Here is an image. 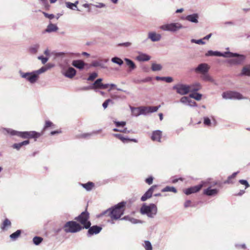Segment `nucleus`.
<instances>
[{"label":"nucleus","mask_w":250,"mask_h":250,"mask_svg":"<svg viewBox=\"0 0 250 250\" xmlns=\"http://www.w3.org/2000/svg\"><path fill=\"white\" fill-rule=\"evenodd\" d=\"M125 204L126 203L125 202H121L114 207L103 211L98 215V217L107 214L112 220H118L124 213V208Z\"/></svg>","instance_id":"nucleus-1"},{"label":"nucleus","mask_w":250,"mask_h":250,"mask_svg":"<svg viewBox=\"0 0 250 250\" xmlns=\"http://www.w3.org/2000/svg\"><path fill=\"white\" fill-rule=\"evenodd\" d=\"M3 130L12 136H17L23 139H34L36 141L42 134L35 131H18L10 128H3Z\"/></svg>","instance_id":"nucleus-2"},{"label":"nucleus","mask_w":250,"mask_h":250,"mask_svg":"<svg viewBox=\"0 0 250 250\" xmlns=\"http://www.w3.org/2000/svg\"><path fill=\"white\" fill-rule=\"evenodd\" d=\"M200 87V84L196 83L194 85H187L182 83H178L173 86V89L176 90V92L181 95H185L189 92L198 91Z\"/></svg>","instance_id":"nucleus-3"},{"label":"nucleus","mask_w":250,"mask_h":250,"mask_svg":"<svg viewBox=\"0 0 250 250\" xmlns=\"http://www.w3.org/2000/svg\"><path fill=\"white\" fill-rule=\"evenodd\" d=\"M142 214H146L149 218H153L157 213V207L153 203L146 205L144 204L140 208Z\"/></svg>","instance_id":"nucleus-4"},{"label":"nucleus","mask_w":250,"mask_h":250,"mask_svg":"<svg viewBox=\"0 0 250 250\" xmlns=\"http://www.w3.org/2000/svg\"><path fill=\"white\" fill-rule=\"evenodd\" d=\"M82 229L83 227L74 221H68L63 226V229L66 233H76Z\"/></svg>","instance_id":"nucleus-5"},{"label":"nucleus","mask_w":250,"mask_h":250,"mask_svg":"<svg viewBox=\"0 0 250 250\" xmlns=\"http://www.w3.org/2000/svg\"><path fill=\"white\" fill-rule=\"evenodd\" d=\"M235 58L229 60V62L232 65H238L241 64L246 59V56L244 55L239 54L236 53H232L229 51L227 52L226 58Z\"/></svg>","instance_id":"nucleus-6"},{"label":"nucleus","mask_w":250,"mask_h":250,"mask_svg":"<svg viewBox=\"0 0 250 250\" xmlns=\"http://www.w3.org/2000/svg\"><path fill=\"white\" fill-rule=\"evenodd\" d=\"M89 213L86 211L82 212L79 216L75 218V220L83 225V229H87L91 226V222L88 221Z\"/></svg>","instance_id":"nucleus-7"},{"label":"nucleus","mask_w":250,"mask_h":250,"mask_svg":"<svg viewBox=\"0 0 250 250\" xmlns=\"http://www.w3.org/2000/svg\"><path fill=\"white\" fill-rule=\"evenodd\" d=\"M183 28H184V27L179 22L167 23L164 24L160 27V28L164 31L171 32H176Z\"/></svg>","instance_id":"nucleus-8"},{"label":"nucleus","mask_w":250,"mask_h":250,"mask_svg":"<svg viewBox=\"0 0 250 250\" xmlns=\"http://www.w3.org/2000/svg\"><path fill=\"white\" fill-rule=\"evenodd\" d=\"M222 97L225 99L243 100L247 98L243 96L240 93L237 91H229L222 93Z\"/></svg>","instance_id":"nucleus-9"},{"label":"nucleus","mask_w":250,"mask_h":250,"mask_svg":"<svg viewBox=\"0 0 250 250\" xmlns=\"http://www.w3.org/2000/svg\"><path fill=\"white\" fill-rule=\"evenodd\" d=\"M20 76L29 81L31 83H34L37 81L36 75L34 72H23L21 70L19 71Z\"/></svg>","instance_id":"nucleus-10"},{"label":"nucleus","mask_w":250,"mask_h":250,"mask_svg":"<svg viewBox=\"0 0 250 250\" xmlns=\"http://www.w3.org/2000/svg\"><path fill=\"white\" fill-rule=\"evenodd\" d=\"M209 69V65L206 63L199 64L195 69L194 71L196 73H200L202 74L207 73Z\"/></svg>","instance_id":"nucleus-11"},{"label":"nucleus","mask_w":250,"mask_h":250,"mask_svg":"<svg viewBox=\"0 0 250 250\" xmlns=\"http://www.w3.org/2000/svg\"><path fill=\"white\" fill-rule=\"evenodd\" d=\"M88 229L87 235L88 237H90L94 234H97L101 232L102 229V228L97 225H94L92 227H89Z\"/></svg>","instance_id":"nucleus-12"},{"label":"nucleus","mask_w":250,"mask_h":250,"mask_svg":"<svg viewBox=\"0 0 250 250\" xmlns=\"http://www.w3.org/2000/svg\"><path fill=\"white\" fill-rule=\"evenodd\" d=\"M157 188L156 185H153L151 186L146 192L142 196L141 198V200L142 201H146L148 199H149L151 197L153 192L154 191V189Z\"/></svg>","instance_id":"nucleus-13"},{"label":"nucleus","mask_w":250,"mask_h":250,"mask_svg":"<svg viewBox=\"0 0 250 250\" xmlns=\"http://www.w3.org/2000/svg\"><path fill=\"white\" fill-rule=\"evenodd\" d=\"M62 74L65 77L71 79L76 75V71L74 68L69 67L66 70L63 69L62 71Z\"/></svg>","instance_id":"nucleus-14"},{"label":"nucleus","mask_w":250,"mask_h":250,"mask_svg":"<svg viewBox=\"0 0 250 250\" xmlns=\"http://www.w3.org/2000/svg\"><path fill=\"white\" fill-rule=\"evenodd\" d=\"M203 184H199L193 187H191L185 190L184 192L186 195H189L192 193H196L199 191L203 187Z\"/></svg>","instance_id":"nucleus-15"},{"label":"nucleus","mask_w":250,"mask_h":250,"mask_svg":"<svg viewBox=\"0 0 250 250\" xmlns=\"http://www.w3.org/2000/svg\"><path fill=\"white\" fill-rule=\"evenodd\" d=\"M206 56H219V57H223L225 58L227 57V52H225L224 53L220 52L218 51H212L209 50L206 54Z\"/></svg>","instance_id":"nucleus-16"},{"label":"nucleus","mask_w":250,"mask_h":250,"mask_svg":"<svg viewBox=\"0 0 250 250\" xmlns=\"http://www.w3.org/2000/svg\"><path fill=\"white\" fill-rule=\"evenodd\" d=\"M185 19L192 23H197L198 22L199 15L197 13L189 15L186 17Z\"/></svg>","instance_id":"nucleus-17"},{"label":"nucleus","mask_w":250,"mask_h":250,"mask_svg":"<svg viewBox=\"0 0 250 250\" xmlns=\"http://www.w3.org/2000/svg\"><path fill=\"white\" fill-rule=\"evenodd\" d=\"M219 190L217 188H211L210 187H208V188L204 190V194L209 196H215L218 193Z\"/></svg>","instance_id":"nucleus-18"},{"label":"nucleus","mask_w":250,"mask_h":250,"mask_svg":"<svg viewBox=\"0 0 250 250\" xmlns=\"http://www.w3.org/2000/svg\"><path fill=\"white\" fill-rule=\"evenodd\" d=\"M148 38L152 42H158L161 39V35L154 32H149Z\"/></svg>","instance_id":"nucleus-19"},{"label":"nucleus","mask_w":250,"mask_h":250,"mask_svg":"<svg viewBox=\"0 0 250 250\" xmlns=\"http://www.w3.org/2000/svg\"><path fill=\"white\" fill-rule=\"evenodd\" d=\"M161 137H162V131H161L159 130H157L154 131L152 132L151 138L153 141H157V142H160Z\"/></svg>","instance_id":"nucleus-20"},{"label":"nucleus","mask_w":250,"mask_h":250,"mask_svg":"<svg viewBox=\"0 0 250 250\" xmlns=\"http://www.w3.org/2000/svg\"><path fill=\"white\" fill-rule=\"evenodd\" d=\"M72 65L78 69H83L85 65V63L82 60H77L72 61Z\"/></svg>","instance_id":"nucleus-21"},{"label":"nucleus","mask_w":250,"mask_h":250,"mask_svg":"<svg viewBox=\"0 0 250 250\" xmlns=\"http://www.w3.org/2000/svg\"><path fill=\"white\" fill-rule=\"evenodd\" d=\"M150 57L145 53H140L136 57V60L139 62H145L149 61Z\"/></svg>","instance_id":"nucleus-22"},{"label":"nucleus","mask_w":250,"mask_h":250,"mask_svg":"<svg viewBox=\"0 0 250 250\" xmlns=\"http://www.w3.org/2000/svg\"><path fill=\"white\" fill-rule=\"evenodd\" d=\"M58 30V27L56 24L50 23L47 26V28L45 29V32L48 33H51L57 31Z\"/></svg>","instance_id":"nucleus-23"},{"label":"nucleus","mask_w":250,"mask_h":250,"mask_svg":"<svg viewBox=\"0 0 250 250\" xmlns=\"http://www.w3.org/2000/svg\"><path fill=\"white\" fill-rule=\"evenodd\" d=\"M29 144V141L28 140H25L22 142L19 143H15L13 144L12 147L19 150L23 146L27 145Z\"/></svg>","instance_id":"nucleus-24"},{"label":"nucleus","mask_w":250,"mask_h":250,"mask_svg":"<svg viewBox=\"0 0 250 250\" xmlns=\"http://www.w3.org/2000/svg\"><path fill=\"white\" fill-rule=\"evenodd\" d=\"M240 75L241 76H250V65L244 67Z\"/></svg>","instance_id":"nucleus-25"},{"label":"nucleus","mask_w":250,"mask_h":250,"mask_svg":"<svg viewBox=\"0 0 250 250\" xmlns=\"http://www.w3.org/2000/svg\"><path fill=\"white\" fill-rule=\"evenodd\" d=\"M125 61L126 64L129 67L130 70H132L136 68V65L132 60L128 58H125Z\"/></svg>","instance_id":"nucleus-26"},{"label":"nucleus","mask_w":250,"mask_h":250,"mask_svg":"<svg viewBox=\"0 0 250 250\" xmlns=\"http://www.w3.org/2000/svg\"><path fill=\"white\" fill-rule=\"evenodd\" d=\"M102 81L103 79L102 78H99L97 79L92 85V86H93V89H95L96 88H100L101 86V85L102 84Z\"/></svg>","instance_id":"nucleus-27"},{"label":"nucleus","mask_w":250,"mask_h":250,"mask_svg":"<svg viewBox=\"0 0 250 250\" xmlns=\"http://www.w3.org/2000/svg\"><path fill=\"white\" fill-rule=\"evenodd\" d=\"M49 69V67H46V66H42L39 69L34 71L35 74L37 76V79L38 80L39 78V75L46 71H47Z\"/></svg>","instance_id":"nucleus-28"},{"label":"nucleus","mask_w":250,"mask_h":250,"mask_svg":"<svg viewBox=\"0 0 250 250\" xmlns=\"http://www.w3.org/2000/svg\"><path fill=\"white\" fill-rule=\"evenodd\" d=\"M132 115L134 116H138L141 115L140 107H131Z\"/></svg>","instance_id":"nucleus-29"},{"label":"nucleus","mask_w":250,"mask_h":250,"mask_svg":"<svg viewBox=\"0 0 250 250\" xmlns=\"http://www.w3.org/2000/svg\"><path fill=\"white\" fill-rule=\"evenodd\" d=\"M180 102L185 104H188V105L189 106H194V104H190L191 100L188 97L184 96L182 97L180 99Z\"/></svg>","instance_id":"nucleus-30"},{"label":"nucleus","mask_w":250,"mask_h":250,"mask_svg":"<svg viewBox=\"0 0 250 250\" xmlns=\"http://www.w3.org/2000/svg\"><path fill=\"white\" fill-rule=\"evenodd\" d=\"M21 230L20 229H18L17 231H16L15 232L12 233L10 235V238L12 240H16L21 234Z\"/></svg>","instance_id":"nucleus-31"},{"label":"nucleus","mask_w":250,"mask_h":250,"mask_svg":"<svg viewBox=\"0 0 250 250\" xmlns=\"http://www.w3.org/2000/svg\"><path fill=\"white\" fill-rule=\"evenodd\" d=\"M91 66L93 67L100 66L102 68H105L103 60L93 61L91 63Z\"/></svg>","instance_id":"nucleus-32"},{"label":"nucleus","mask_w":250,"mask_h":250,"mask_svg":"<svg viewBox=\"0 0 250 250\" xmlns=\"http://www.w3.org/2000/svg\"><path fill=\"white\" fill-rule=\"evenodd\" d=\"M82 186L83 188H84L86 190L90 191L92 189V188L94 187V183L91 182H88L86 184H82Z\"/></svg>","instance_id":"nucleus-33"},{"label":"nucleus","mask_w":250,"mask_h":250,"mask_svg":"<svg viewBox=\"0 0 250 250\" xmlns=\"http://www.w3.org/2000/svg\"><path fill=\"white\" fill-rule=\"evenodd\" d=\"M151 69L153 71H160L162 69V66L160 64L153 63L151 65Z\"/></svg>","instance_id":"nucleus-34"},{"label":"nucleus","mask_w":250,"mask_h":250,"mask_svg":"<svg viewBox=\"0 0 250 250\" xmlns=\"http://www.w3.org/2000/svg\"><path fill=\"white\" fill-rule=\"evenodd\" d=\"M162 192H173L174 193L177 192V189L173 187L167 186L162 189Z\"/></svg>","instance_id":"nucleus-35"},{"label":"nucleus","mask_w":250,"mask_h":250,"mask_svg":"<svg viewBox=\"0 0 250 250\" xmlns=\"http://www.w3.org/2000/svg\"><path fill=\"white\" fill-rule=\"evenodd\" d=\"M11 225L10 221L8 219H5L1 227V229L2 230H4L6 228V227H10Z\"/></svg>","instance_id":"nucleus-36"},{"label":"nucleus","mask_w":250,"mask_h":250,"mask_svg":"<svg viewBox=\"0 0 250 250\" xmlns=\"http://www.w3.org/2000/svg\"><path fill=\"white\" fill-rule=\"evenodd\" d=\"M111 61L119 65H122L124 63L123 61L117 57L112 58L111 59Z\"/></svg>","instance_id":"nucleus-37"},{"label":"nucleus","mask_w":250,"mask_h":250,"mask_svg":"<svg viewBox=\"0 0 250 250\" xmlns=\"http://www.w3.org/2000/svg\"><path fill=\"white\" fill-rule=\"evenodd\" d=\"M101 131V130L100 129V130H99L96 131H93L91 133H83L81 135V137L84 138H89L94 134H96L99 133Z\"/></svg>","instance_id":"nucleus-38"},{"label":"nucleus","mask_w":250,"mask_h":250,"mask_svg":"<svg viewBox=\"0 0 250 250\" xmlns=\"http://www.w3.org/2000/svg\"><path fill=\"white\" fill-rule=\"evenodd\" d=\"M202 94L199 93H191L189 95V97L193 98L196 100L199 101L202 98Z\"/></svg>","instance_id":"nucleus-39"},{"label":"nucleus","mask_w":250,"mask_h":250,"mask_svg":"<svg viewBox=\"0 0 250 250\" xmlns=\"http://www.w3.org/2000/svg\"><path fill=\"white\" fill-rule=\"evenodd\" d=\"M143 246L146 250H152V245L149 241H145Z\"/></svg>","instance_id":"nucleus-40"},{"label":"nucleus","mask_w":250,"mask_h":250,"mask_svg":"<svg viewBox=\"0 0 250 250\" xmlns=\"http://www.w3.org/2000/svg\"><path fill=\"white\" fill-rule=\"evenodd\" d=\"M202 79L204 81H209L210 82H213L214 80L207 73L202 74Z\"/></svg>","instance_id":"nucleus-41"},{"label":"nucleus","mask_w":250,"mask_h":250,"mask_svg":"<svg viewBox=\"0 0 250 250\" xmlns=\"http://www.w3.org/2000/svg\"><path fill=\"white\" fill-rule=\"evenodd\" d=\"M66 6L72 10H79L78 9L77 6H76L73 3H71L70 2H65Z\"/></svg>","instance_id":"nucleus-42"},{"label":"nucleus","mask_w":250,"mask_h":250,"mask_svg":"<svg viewBox=\"0 0 250 250\" xmlns=\"http://www.w3.org/2000/svg\"><path fill=\"white\" fill-rule=\"evenodd\" d=\"M43 240V239L39 236H35L33 239V242L36 245H39Z\"/></svg>","instance_id":"nucleus-43"},{"label":"nucleus","mask_w":250,"mask_h":250,"mask_svg":"<svg viewBox=\"0 0 250 250\" xmlns=\"http://www.w3.org/2000/svg\"><path fill=\"white\" fill-rule=\"evenodd\" d=\"M113 136L119 139L123 143H125L127 142V140H129V138H125L122 134H113Z\"/></svg>","instance_id":"nucleus-44"},{"label":"nucleus","mask_w":250,"mask_h":250,"mask_svg":"<svg viewBox=\"0 0 250 250\" xmlns=\"http://www.w3.org/2000/svg\"><path fill=\"white\" fill-rule=\"evenodd\" d=\"M140 109L141 115H146L148 113H150L148 107L141 106Z\"/></svg>","instance_id":"nucleus-45"},{"label":"nucleus","mask_w":250,"mask_h":250,"mask_svg":"<svg viewBox=\"0 0 250 250\" xmlns=\"http://www.w3.org/2000/svg\"><path fill=\"white\" fill-rule=\"evenodd\" d=\"M39 48V45L37 44H35L33 46H31L29 50H30V51L31 53L35 54L37 52Z\"/></svg>","instance_id":"nucleus-46"},{"label":"nucleus","mask_w":250,"mask_h":250,"mask_svg":"<svg viewBox=\"0 0 250 250\" xmlns=\"http://www.w3.org/2000/svg\"><path fill=\"white\" fill-rule=\"evenodd\" d=\"M53 126H54V125H53V124L51 121H46L45 122V125H44V126L43 127V130H45L48 127Z\"/></svg>","instance_id":"nucleus-47"},{"label":"nucleus","mask_w":250,"mask_h":250,"mask_svg":"<svg viewBox=\"0 0 250 250\" xmlns=\"http://www.w3.org/2000/svg\"><path fill=\"white\" fill-rule=\"evenodd\" d=\"M191 42L192 43H195L198 44H205V42L203 41V39L199 40H195V39H191Z\"/></svg>","instance_id":"nucleus-48"},{"label":"nucleus","mask_w":250,"mask_h":250,"mask_svg":"<svg viewBox=\"0 0 250 250\" xmlns=\"http://www.w3.org/2000/svg\"><path fill=\"white\" fill-rule=\"evenodd\" d=\"M149 109V113H153L156 112L159 107H160V105L159 106H148Z\"/></svg>","instance_id":"nucleus-49"},{"label":"nucleus","mask_w":250,"mask_h":250,"mask_svg":"<svg viewBox=\"0 0 250 250\" xmlns=\"http://www.w3.org/2000/svg\"><path fill=\"white\" fill-rule=\"evenodd\" d=\"M114 123H115L116 127H123L126 125L125 122H117V121H114Z\"/></svg>","instance_id":"nucleus-50"},{"label":"nucleus","mask_w":250,"mask_h":250,"mask_svg":"<svg viewBox=\"0 0 250 250\" xmlns=\"http://www.w3.org/2000/svg\"><path fill=\"white\" fill-rule=\"evenodd\" d=\"M98 74L96 72L91 73L87 78L88 81H93L97 77Z\"/></svg>","instance_id":"nucleus-51"},{"label":"nucleus","mask_w":250,"mask_h":250,"mask_svg":"<svg viewBox=\"0 0 250 250\" xmlns=\"http://www.w3.org/2000/svg\"><path fill=\"white\" fill-rule=\"evenodd\" d=\"M38 59L41 60L42 64H45L48 60V58L44 57L43 56H40L38 57Z\"/></svg>","instance_id":"nucleus-52"},{"label":"nucleus","mask_w":250,"mask_h":250,"mask_svg":"<svg viewBox=\"0 0 250 250\" xmlns=\"http://www.w3.org/2000/svg\"><path fill=\"white\" fill-rule=\"evenodd\" d=\"M112 101L111 99H107L106 100L103 104V107H104V109H105L107 108V107L108 106V104L110 103H112Z\"/></svg>","instance_id":"nucleus-53"},{"label":"nucleus","mask_w":250,"mask_h":250,"mask_svg":"<svg viewBox=\"0 0 250 250\" xmlns=\"http://www.w3.org/2000/svg\"><path fill=\"white\" fill-rule=\"evenodd\" d=\"M239 182L241 184L245 186V188H248V187H250V185H249V183L248 182V181L247 180H240L239 181Z\"/></svg>","instance_id":"nucleus-54"},{"label":"nucleus","mask_w":250,"mask_h":250,"mask_svg":"<svg viewBox=\"0 0 250 250\" xmlns=\"http://www.w3.org/2000/svg\"><path fill=\"white\" fill-rule=\"evenodd\" d=\"M204 124L208 126H209L211 124V121L209 118L205 117L204 118Z\"/></svg>","instance_id":"nucleus-55"},{"label":"nucleus","mask_w":250,"mask_h":250,"mask_svg":"<svg viewBox=\"0 0 250 250\" xmlns=\"http://www.w3.org/2000/svg\"><path fill=\"white\" fill-rule=\"evenodd\" d=\"M129 221L131 223L134 224L139 223L141 222V221L140 220H137V219H136L135 218H132V217H130V218L129 219Z\"/></svg>","instance_id":"nucleus-56"},{"label":"nucleus","mask_w":250,"mask_h":250,"mask_svg":"<svg viewBox=\"0 0 250 250\" xmlns=\"http://www.w3.org/2000/svg\"><path fill=\"white\" fill-rule=\"evenodd\" d=\"M42 13L46 18H48L50 20L53 19L55 17L53 14H49L44 12H43Z\"/></svg>","instance_id":"nucleus-57"},{"label":"nucleus","mask_w":250,"mask_h":250,"mask_svg":"<svg viewBox=\"0 0 250 250\" xmlns=\"http://www.w3.org/2000/svg\"><path fill=\"white\" fill-rule=\"evenodd\" d=\"M93 6L97 8H104L105 7V5L103 3H98L96 4H93Z\"/></svg>","instance_id":"nucleus-58"},{"label":"nucleus","mask_w":250,"mask_h":250,"mask_svg":"<svg viewBox=\"0 0 250 250\" xmlns=\"http://www.w3.org/2000/svg\"><path fill=\"white\" fill-rule=\"evenodd\" d=\"M90 89H93V86H92V85L84 86L80 89V90H83V91H86V90H89Z\"/></svg>","instance_id":"nucleus-59"},{"label":"nucleus","mask_w":250,"mask_h":250,"mask_svg":"<svg viewBox=\"0 0 250 250\" xmlns=\"http://www.w3.org/2000/svg\"><path fill=\"white\" fill-rule=\"evenodd\" d=\"M153 178L152 176H150L146 179V182L148 185H151L153 182Z\"/></svg>","instance_id":"nucleus-60"},{"label":"nucleus","mask_w":250,"mask_h":250,"mask_svg":"<svg viewBox=\"0 0 250 250\" xmlns=\"http://www.w3.org/2000/svg\"><path fill=\"white\" fill-rule=\"evenodd\" d=\"M164 81L167 83H170L173 82V78L171 77H165Z\"/></svg>","instance_id":"nucleus-61"},{"label":"nucleus","mask_w":250,"mask_h":250,"mask_svg":"<svg viewBox=\"0 0 250 250\" xmlns=\"http://www.w3.org/2000/svg\"><path fill=\"white\" fill-rule=\"evenodd\" d=\"M60 133H61V130L52 131L50 132V135L53 136Z\"/></svg>","instance_id":"nucleus-62"},{"label":"nucleus","mask_w":250,"mask_h":250,"mask_svg":"<svg viewBox=\"0 0 250 250\" xmlns=\"http://www.w3.org/2000/svg\"><path fill=\"white\" fill-rule=\"evenodd\" d=\"M191 201L190 200H187L185 202L184 206L185 208H188L190 206Z\"/></svg>","instance_id":"nucleus-63"},{"label":"nucleus","mask_w":250,"mask_h":250,"mask_svg":"<svg viewBox=\"0 0 250 250\" xmlns=\"http://www.w3.org/2000/svg\"><path fill=\"white\" fill-rule=\"evenodd\" d=\"M101 86L100 87V89H106L109 86V84H103L102 83V85H101Z\"/></svg>","instance_id":"nucleus-64"}]
</instances>
